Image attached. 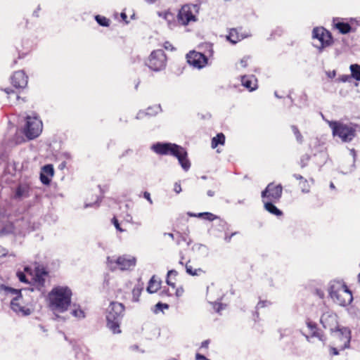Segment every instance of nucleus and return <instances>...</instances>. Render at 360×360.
Returning <instances> with one entry per match:
<instances>
[{"label": "nucleus", "instance_id": "f257e3e1", "mask_svg": "<svg viewBox=\"0 0 360 360\" xmlns=\"http://www.w3.org/2000/svg\"><path fill=\"white\" fill-rule=\"evenodd\" d=\"M72 295V290L69 286L56 285L47 294V307L54 314H63L70 307Z\"/></svg>", "mask_w": 360, "mask_h": 360}, {"label": "nucleus", "instance_id": "f03ea898", "mask_svg": "<svg viewBox=\"0 0 360 360\" xmlns=\"http://www.w3.org/2000/svg\"><path fill=\"white\" fill-rule=\"evenodd\" d=\"M151 148L158 155H172L177 158L184 171L187 172L190 169L191 162L188 158L187 151L182 146L172 143H157Z\"/></svg>", "mask_w": 360, "mask_h": 360}, {"label": "nucleus", "instance_id": "7ed1b4c3", "mask_svg": "<svg viewBox=\"0 0 360 360\" xmlns=\"http://www.w3.org/2000/svg\"><path fill=\"white\" fill-rule=\"evenodd\" d=\"M328 292L333 302L340 306H347L353 300L352 292L342 281L333 280L330 281Z\"/></svg>", "mask_w": 360, "mask_h": 360}, {"label": "nucleus", "instance_id": "20e7f679", "mask_svg": "<svg viewBox=\"0 0 360 360\" xmlns=\"http://www.w3.org/2000/svg\"><path fill=\"white\" fill-rule=\"evenodd\" d=\"M2 288L8 295L11 296V308L16 314L21 316L31 314L34 307L30 302L25 300L20 290L8 286H2Z\"/></svg>", "mask_w": 360, "mask_h": 360}, {"label": "nucleus", "instance_id": "39448f33", "mask_svg": "<svg viewBox=\"0 0 360 360\" xmlns=\"http://www.w3.org/2000/svg\"><path fill=\"white\" fill-rule=\"evenodd\" d=\"M331 129L334 137H338L342 142H350L356 136V126L352 123L325 120Z\"/></svg>", "mask_w": 360, "mask_h": 360}, {"label": "nucleus", "instance_id": "423d86ee", "mask_svg": "<svg viewBox=\"0 0 360 360\" xmlns=\"http://www.w3.org/2000/svg\"><path fill=\"white\" fill-rule=\"evenodd\" d=\"M124 311V305L117 302H111L107 309V326L114 334L121 333L120 323Z\"/></svg>", "mask_w": 360, "mask_h": 360}, {"label": "nucleus", "instance_id": "0eeeda50", "mask_svg": "<svg viewBox=\"0 0 360 360\" xmlns=\"http://www.w3.org/2000/svg\"><path fill=\"white\" fill-rule=\"evenodd\" d=\"M136 264L135 257L124 255L119 257H108L107 258V265L111 270L131 271Z\"/></svg>", "mask_w": 360, "mask_h": 360}, {"label": "nucleus", "instance_id": "6e6552de", "mask_svg": "<svg viewBox=\"0 0 360 360\" xmlns=\"http://www.w3.org/2000/svg\"><path fill=\"white\" fill-rule=\"evenodd\" d=\"M199 11L200 6L197 4L184 5L177 15L178 22L183 26H186L191 22H196Z\"/></svg>", "mask_w": 360, "mask_h": 360}, {"label": "nucleus", "instance_id": "1a4fd4ad", "mask_svg": "<svg viewBox=\"0 0 360 360\" xmlns=\"http://www.w3.org/2000/svg\"><path fill=\"white\" fill-rule=\"evenodd\" d=\"M42 129V122L36 114L26 117L23 132L28 139L32 140L38 137L41 134Z\"/></svg>", "mask_w": 360, "mask_h": 360}, {"label": "nucleus", "instance_id": "9d476101", "mask_svg": "<svg viewBox=\"0 0 360 360\" xmlns=\"http://www.w3.org/2000/svg\"><path fill=\"white\" fill-rule=\"evenodd\" d=\"M146 65L154 72L164 70L167 65V57L165 52L161 49L152 51L146 61Z\"/></svg>", "mask_w": 360, "mask_h": 360}, {"label": "nucleus", "instance_id": "9b49d317", "mask_svg": "<svg viewBox=\"0 0 360 360\" xmlns=\"http://www.w3.org/2000/svg\"><path fill=\"white\" fill-rule=\"evenodd\" d=\"M25 271L30 276V283L33 285L31 290L33 291L34 288H36L39 291L43 292L45 288L46 277L47 276V272L44 269L37 267L34 274H33L32 269L25 266Z\"/></svg>", "mask_w": 360, "mask_h": 360}, {"label": "nucleus", "instance_id": "f8f14e48", "mask_svg": "<svg viewBox=\"0 0 360 360\" xmlns=\"http://www.w3.org/2000/svg\"><path fill=\"white\" fill-rule=\"evenodd\" d=\"M312 36L314 39H317L319 42V44H315L314 46L320 51L330 46L333 43L330 33L323 27L314 28Z\"/></svg>", "mask_w": 360, "mask_h": 360}, {"label": "nucleus", "instance_id": "ddd939ff", "mask_svg": "<svg viewBox=\"0 0 360 360\" xmlns=\"http://www.w3.org/2000/svg\"><path fill=\"white\" fill-rule=\"evenodd\" d=\"M283 187L281 184L276 185L270 183L266 188L262 192L261 196L262 200L278 202L282 196Z\"/></svg>", "mask_w": 360, "mask_h": 360}, {"label": "nucleus", "instance_id": "4468645a", "mask_svg": "<svg viewBox=\"0 0 360 360\" xmlns=\"http://www.w3.org/2000/svg\"><path fill=\"white\" fill-rule=\"evenodd\" d=\"M188 63L197 69H202L207 64V58L200 52L191 51L186 55Z\"/></svg>", "mask_w": 360, "mask_h": 360}, {"label": "nucleus", "instance_id": "2eb2a0df", "mask_svg": "<svg viewBox=\"0 0 360 360\" xmlns=\"http://www.w3.org/2000/svg\"><path fill=\"white\" fill-rule=\"evenodd\" d=\"M320 321L323 325V328L326 329H328L333 333L340 326L338 322V316L337 315L332 311L328 310L323 313L321 316Z\"/></svg>", "mask_w": 360, "mask_h": 360}, {"label": "nucleus", "instance_id": "dca6fc26", "mask_svg": "<svg viewBox=\"0 0 360 360\" xmlns=\"http://www.w3.org/2000/svg\"><path fill=\"white\" fill-rule=\"evenodd\" d=\"M332 333H333L335 338L340 340V344L338 345V347L340 349H345L349 347L351 332L348 328L338 327Z\"/></svg>", "mask_w": 360, "mask_h": 360}, {"label": "nucleus", "instance_id": "f3484780", "mask_svg": "<svg viewBox=\"0 0 360 360\" xmlns=\"http://www.w3.org/2000/svg\"><path fill=\"white\" fill-rule=\"evenodd\" d=\"M11 82L16 89H25L28 83V77L23 70H18L11 77Z\"/></svg>", "mask_w": 360, "mask_h": 360}, {"label": "nucleus", "instance_id": "a211bd4d", "mask_svg": "<svg viewBox=\"0 0 360 360\" xmlns=\"http://www.w3.org/2000/svg\"><path fill=\"white\" fill-rule=\"evenodd\" d=\"M306 324L311 333V337L307 335L306 336L307 340L309 342H313L311 338L315 337L324 344L326 342V338L321 332L319 331L316 327V324L309 320L307 321Z\"/></svg>", "mask_w": 360, "mask_h": 360}, {"label": "nucleus", "instance_id": "6ab92c4d", "mask_svg": "<svg viewBox=\"0 0 360 360\" xmlns=\"http://www.w3.org/2000/svg\"><path fill=\"white\" fill-rule=\"evenodd\" d=\"M54 170L51 165H46L41 168L40 180L44 185L49 184L51 178L53 176Z\"/></svg>", "mask_w": 360, "mask_h": 360}, {"label": "nucleus", "instance_id": "aec40b11", "mask_svg": "<svg viewBox=\"0 0 360 360\" xmlns=\"http://www.w3.org/2000/svg\"><path fill=\"white\" fill-rule=\"evenodd\" d=\"M158 15L166 21L167 26L169 29H174L176 25L175 15L172 13L169 10H165L163 11H158Z\"/></svg>", "mask_w": 360, "mask_h": 360}, {"label": "nucleus", "instance_id": "412c9836", "mask_svg": "<svg viewBox=\"0 0 360 360\" xmlns=\"http://www.w3.org/2000/svg\"><path fill=\"white\" fill-rule=\"evenodd\" d=\"M242 85L248 89L250 91L256 90L258 87L257 78L251 75H244L241 77Z\"/></svg>", "mask_w": 360, "mask_h": 360}, {"label": "nucleus", "instance_id": "4be33fe9", "mask_svg": "<svg viewBox=\"0 0 360 360\" xmlns=\"http://www.w3.org/2000/svg\"><path fill=\"white\" fill-rule=\"evenodd\" d=\"M332 25L334 29L338 30L340 33L343 34L350 32L352 30L349 23L345 22L339 18H333Z\"/></svg>", "mask_w": 360, "mask_h": 360}, {"label": "nucleus", "instance_id": "5701e85b", "mask_svg": "<svg viewBox=\"0 0 360 360\" xmlns=\"http://www.w3.org/2000/svg\"><path fill=\"white\" fill-rule=\"evenodd\" d=\"M30 186L26 183L20 184L15 189L14 198L22 199L29 196Z\"/></svg>", "mask_w": 360, "mask_h": 360}, {"label": "nucleus", "instance_id": "b1692460", "mask_svg": "<svg viewBox=\"0 0 360 360\" xmlns=\"http://www.w3.org/2000/svg\"><path fill=\"white\" fill-rule=\"evenodd\" d=\"M246 37V35L240 34L238 29H231L226 38L231 43L236 44Z\"/></svg>", "mask_w": 360, "mask_h": 360}, {"label": "nucleus", "instance_id": "393cba45", "mask_svg": "<svg viewBox=\"0 0 360 360\" xmlns=\"http://www.w3.org/2000/svg\"><path fill=\"white\" fill-rule=\"evenodd\" d=\"M262 202L264 203L265 210H266L270 214L276 217H280L283 214L282 211L273 204L274 202L268 200H262Z\"/></svg>", "mask_w": 360, "mask_h": 360}, {"label": "nucleus", "instance_id": "a878e982", "mask_svg": "<svg viewBox=\"0 0 360 360\" xmlns=\"http://www.w3.org/2000/svg\"><path fill=\"white\" fill-rule=\"evenodd\" d=\"M160 111V106L155 105L148 108L146 111H140L136 115L137 119H141L145 115L153 116L157 115Z\"/></svg>", "mask_w": 360, "mask_h": 360}, {"label": "nucleus", "instance_id": "bb28decb", "mask_svg": "<svg viewBox=\"0 0 360 360\" xmlns=\"http://www.w3.org/2000/svg\"><path fill=\"white\" fill-rule=\"evenodd\" d=\"M70 314L72 316L79 320L83 319L86 316L84 311L81 308L79 305L77 304H73Z\"/></svg>", "mask_w": 360, "mask_h": 360}, {"label": "nucleus", "instance_id": "cd10ccee", "mask_svg": "<svg viewBox=\"0 0 360 360\" xmlns=\"http://www.w3.org/2000/svg\"><path fill=\"white\" fill-rule=\"evenodd\" d=\"M160 288V283L155 279V276H153L148 283L147 291L149 293H154L158 290Z\"/></svg>", "mask_w": 360, "mask_h": 360}, {"label": "nucleus", "instance_id": "c85d7f7f", "mask_svg": "<svg viewBox=\"0 0 360 360\" xmlns=\"http://www.w3.org/2000/svg\"><path fill=\"white\" fill-rule=\"evenodd\" d=\"M225 143V136L222 133L217 134L216 136L212 139V148H216L219 145L223 146Z\"/></svg>", "mask_w": 360, "mask_h": 360}, {"label": "nucleus", "instance_id": "c756f323", "mask_svg": "<svg viewBox=\"0 0 360 360\" xmlns=\"http://www.w3.org/2000/svg\"><path fill=\"white\" fill-rule=\"evenodd\" d=\"M250 62V57L245 56L243 57L237 63H236V68L237 70L240 71L248 67Z\"/></svg>", "mask_w": 360, "mask_h": 360}, {"label": "nucleus", "instance_id": "7c9ffc66", "mask_svg": "<svg viewBox=\"0 0 360 360\" xmlns=\"http://www.w3.org/2000/svg\"><path fill=\"white\" fill-rule=\"evenodd\" d=\"M349 70L351 72V77L356 81H360V65L352 64L349 66Z\"/></svg>", "mask_w": 360, "mask_h": 360}, {"label": "nucleus", "instance_id": "2f4dec72", "mask_svg": "<svg viewBox=\"0 0 360 360\" xmlns=\"http://www.w3.org/2000/svg\"><path fill=\"white\" fill-rule=\"evenodd\" d=\"M350 155L353 157L352 162L351 163L349 168H345V167H342L341 172L342 174H349V173L352 172L355 168L354 162H355V158H356V151L354 149L350 150Z\"/></svg>", "mask_w": 360, "mask_h": 360}, {"label": "nucleus", "instance_id": "473e14b6", "mask_svg": "<svg viewBox=\"0 0 360 360\" xmlns=\"http://www.w3.org/2000/svg\"><path fill=\"white\" fill-rule=\"evenodd\" d=\"M20 233V232L18 233L15 231V228L13 226V224L8 222L6 224H5L4 226H0V234H8V233Z\"/></svg>", "mask_w": 360, "mask_h": 360}, {"label": "nucleus", "instance_id": "72a5a7b5", "mask_svg": "<svg viewBox=\"0 0 360 360\" xmlns=\"http://www.w3.org/2000/svg\"><path fill=\"white\" fill-rule=\"evenodd\" d=\"M143 289V285L138 284L132 290V301L137 302L139 301V297Z\"/></svg>", "mask_w": 360, "mask_h": 360}, {"label": "nucleus", "instance_id": "f704fd0d", "mask_svg": "<svg viewBox=\"0 0 360 360\" xmlns=\"http://www.w3.org/2000/svg\"><path fill=\"white\" fill-rule=\"evenodd\" d=\"M178 273L175 270H169L167 272V277L166 282L168 285H169L173 290L175 289V283L173 281V279L177 276Z\"/></svg>", "mask_w": 360, "mask_h": 360}, {"label": "nucleus", "instance_id": "c9c22d12", "mask_svg": "<svg viewBox=\"0 0 360 360\" xmlns=\"http://www.w3.org/2000/svg\"><path fill=\"white\" fill-rule=\"evenodd\" d=\"M16 276L20 282L30 283V276L25 272V268L23 269V271H18Z\"/></svg>", "mask_w": 360, "mask_h": 360}, {"label": "nucleus", "instance_id": "e433bc0d", "mask_svg": "<svg viewBox=\"0 0 360 360\" xmlns=\"http://www.w3.org/2000/svg\"><path fill=\"white\" fill-rule=\"evenodd\" d=\"M186 273L191 276H199L204 271L201 269H193V266L188 263L185 266Z\"/></svg>", "mask_w": 360, "mask_h": 360}, {"label": "nucleus", "instance_id": "4c0bfd02", "mask_svg": "<svg viewBox=\"0 0 360 360\" xmlns=\"http://www.w3.org/2000/svg\"><path fill=\"white\" fill-rule=\"evenodd\" d=\"M299 186L301 188V191L304 193H308L310 191L311 186L309 184V181L304 179L302 181H300Z\"/></svg>", "mask_w": 360, "mask_h": 360}, {"label": "nucleus", "instance_id": "58836bf2", "mask_svg": "<svg viewBox=\"0 0 360 360\" xmlns=\"http://www.w3.org/2000/svg\"><path fill=\"white\" fill-rule=\"evenodd\" d=\"M95 20L101 26L108 27L110 25V20L105 16L97 15L95 16Z\"/></svg>", "mask_w": 360, "mask_h": 360}, {"label": "nucleus", "instance_id": "ea45409f", "mask_svg": "<svg viewBox=\"0 0 360 360\" xmlns=\"http://www.w3.org/2000/svg\"><path fill=\"white\" fill-rule=\"evenodd\" d=\"M292 131L294 134V135L296 137V139L298 142L301 143L302 141V136L301 133L300 132L298 128L296 126H292L291 127Z\"/></svg>", "mask_w": 360, "mask_h": 360}, {"label": "nucleus", "instance_id": "a19ab883", "mask_svg": "<svg viewBox=\"0 0 360 360\" xmlns=\"http://www.w3.org/2000/svg\"><path fill=\"white\" fill-rule=\"evenodd\" d=\"M169 306L167 304H163L158 302L155 306V313H158L159 311H163L164 309H167Z\"/></svg>", "mask_w": 360, "mask_h": 360}, {"label": "nucleus", "instance_id": "79ce46f5", "mask_svg": "<svg viewBox=\"0 0 360 360\" xmlns=\"http://www.w3.org/2000/svg\"><path fill=\"white\" fill-rule=\"evenodd\" d=\"M218 218L219 217L217 215H215L211 212H205V216L203 217L204 219L210 221H212Z\"/></svg>", "mask_w": 360, "mask_h": 360}, {"label": "nucleus", "instance_id": "37998d69", "mask_svg": "<svg viewBox=\"0 0 360 360\" xmlns=\"http://www.w3.org/2000/svg\"><path fill=\"white\" fill-rule=\"evenodd\" d=\"M112 223L113 224V225L115 226V229L120 231V232H123L124 231V229H122L121 227H120V223L118 221V220L115 218V217H113L112 219Z\"/></svg>", "mask_w": 360, "mask_h": 360}, {"label": "nucleus", "instance_id": "c03bdc74", "mask_svg": "<svg viewBox=\"0 0 360 360\" xmlns=\"http://www.w3.org/2000/svg\"><path fill=\"white\" fill-rule=\"evenodd\" d=\"M98 196H96L95 197V200H94V202H86L84 203V208H87V207H93V206H94L95 205H96L98 203Z\"/></svg>", "mask_w": 360, "mask_h": 360}, {"label": "nucleus", "instance_id": "a18cd8bd", "mask_svg": "<svg viewBox=\"0 0 360 360\" xmlns=\"http://www.w3.org/2000/svg\"><path fill=\"white\" fill-rule=\"evenodd\" d=\"M4 91L8 96L15 95L16 99H19L20 98V96L18 95L15 94L14 91L13 89H11L7 88V89H4Z\"/></svg>", "mask_w": 360, "mask_h": 360}, {"label": "nucleus", "instance_id": "49530a36", "mask_svg": "<svg viewBox=\"0 0 360 360\" xmlns=\"http://www.w3.org/2000/svg\"><path fill=\"white\" fill-rule=\"evenodd\" d=\"M143 197L148 201V202L150 205H152L153 203V200L150 198V194L148 192L145 191L143 193Z\"/></svg>", "mask_w": 360, "mask_h": 360}, {"label": "nucleus", "instance_id": "de8ad7c7", "mask_svg": "<svg viewBox=\"0 0 360 360\" xmlns=\"http://www.w3.org/2000/svg\"><path fill=\"white\" fill-rule=\"evenodd\" d=\"M163 46L165 49L167 50H170V51H172L174 50V47L172 45V44L169 41H165L163 44Z\"/></svg>", "mask_w": 360, "mask_h": 360}, {"label": "nucleus", "instance_id": "09e8293b", "mask_svg": "<svg viewBox=\"0 0 360 360\" xmlns=\"http://www.w3.org/2000/svg\"><path fill=\"white\" fill-rule=\"evenodd\" d=\"M214 308L217 312H220V311L222 310L224 307L221 303H214Z\"/></svg>", "mask_w": 360, "mask_h": 360}, {"label": "nucleus", "instance_id": "8fccbe9b", "mask_svg": "<svg viewBox=\"0 0 360 360\" xmlns=\"http://www.w3.org/2000/svg\"><path fill=\"white\" fill-rule=\"evenodd\" d=\"M174 191L176 193H179L181 191V186L180 184L175 183V184L174 186Z\"/></svg>", "mask_w": 360, "mask_h": 360}, {"label": "nucleus", "instance_id": "3c124183", "mask_svg": "<svg viewBox=\"0 0 360 360\" xmlns=\"http://www.w3.org/2000/svg\"><path fill=\"white\" fill-rule=\"evenodd\" d=\"M269 304L267 301H260L258 302L257 307V308H262L267 306Z\"/></svg>", "mask_w": 360, "mask_h": 360}, {"label": "nucleus", "instance_id": "603ef678", "mask_svg": "<svg viewBox=\"0 0 360 360\" xmlns=\"http://www.w3.org/2000/svg\"><path fill=\"white\" fill-rule=\"evenodd\" d=\"M237 233L236 232H234L233 233H231V235H228V234H226L225 235V237H224V240L226 242V243H229L231 240V238L235 236Z\"/></svg>", "mask_w": 360, "mask_h": 360}, {"label": "nucleus", "instance_id": "864d4df0", "mask_svg": "<svg viewBox=\"0 0 360 360\" xmlns=\"http://www.w3.org/2000/svg\"><path fill=\"white\" fill-rule=\"evenodd\" d=\"M183 292H184V290L181 287L175 289V295L177 297L181 296L183 295Z\"/></svg>", "mask_w": 360, "mask_h": 360}, {"label": "nucleus", "instance_id": "5fc2aeb1", "mask_svg": "<svg viewBox=\"0 0 360 360\" xmlns=\"http://www.w3.org/2000/svg\"><path fill=\"white\" fill-rule=\"evenodd\" d=\"M195 360H210L207 359L204 355L197 353L195 354Z\"/></svg>", "mask_w": 360, "mask_h": 360}, {"label": "nucleus", "instance_id": "6e6d98bb", "mask_svg": "<svg viewBox=\"0 0 360 360\" xmlns=\"http://www.w3.org/2000/svg\"><path fill=\"white\" fill-rule=\"evenodd\" d=\"M307 96L305 95L302 96V104L300 107H305L307 106Z\"/></svg>", "mask_w": 360, "mask_h": 360}, {"label": "nucleus", "instance_id": "4d7b16f0", "mask_svg": "<svg viewBox=\"0 0 360 360\" xmlns=\"http://www.w3.org/2000/svg\"><path fill=\"white\" fill-rule=\"evenodd\" d=\"M7 255V251L3 247L0 245V257H4Z\"/></svg>", "mask_w": 360, "mask_h": 360}, {"label": "nucleus", "instance_id": "13d9d810", "mask_svg": "<svg viewBox=\"0 0 360 360\" xmlns=\"http://www.w3.org/2000/svg\"><path fill=\"white\" fill-rule=\"evenodd\" d=\"M210 344V341L208 340H205L203 342H201V345H200V347L201 348H207L208 347V345Z\"/></svg>", "mask_w": 360, "mask_h": 360}, {"label": "nucleus", "instance_id": "bf43d9fd", "mask_svg": "<svg viewBox=\"0 0 360 360\" xmlns=\"http://www.w3.org/2000/svg\"><path fill=\"white\" fill-rule=\"evenodd\" d=\"M120 17L125 22L126 24H127L129 22L127 20V15L124 12H122L120 13Z\"/></svg>", "mask_w": 360, "mask_h": 360}, {"label": "nucleus", "instance_id": "052dcab7", "mask_svg": "<svg viewBox=\"0 0 360 360\" xmlns=\"http://www.w3.org/2000/svg\"><path fill=\"white\" fill-rule=\"evenodd\" d=\"M308 160H309V156L308 155H305V156L303 157V158L301 160V167H304L306 165V163L304 162V161H307Z\"/></svg>", "mask_w": 360, "mask_h": 360}, {"label": "nucleus", "instance_id": "680f3d73", "mask_svg": "<svg viewBox=\"0 0 360 360\" xmlns=\"http://www.w3.org/2000/svg\"><path fill=\"white\" fill-rule=\"evenodd\" d=\"M293 177L297 180H299L300 181H302L304 179V178L302 176L297 174H293Z\"/></svg>", "mask_w": 360, "mask_h": 360}, {"label": "nucleus", "instance_id": "e2e57ef3", "mask_svg": "<svg viewBox=\"0 0 360 360\" xmlns=\"http://www.w3.org/2000/svg\"><path fill=\"white\" fill-rule=\"evenodd\" d=\"M330 352L333 355H338V349L335 348V347H331L330 348Z\"/></svg>", "mask_w": 360, "mask_h": 360}, {"label": "nucleus", "instance_id": "0e129e2a", "mask_svg": "<svg viewBox=\"0 0 360 360\" xmlns=\"http://www.w3.org/2000/svg\"><path fill=\"white\" fill-rule=\"evenodd\" d=\"M327 75L330 78H333L335 77L336 73L335 71L333 70L332 72H328Z\"/></svg>", "mask_w": 360, "mask_h": 360}, {"label": "nucleus", "instance_id": "69168bd1", "mask_svg": "<svg viewBox=\"0 0 360 360\" xmlns=\"http://www.w3.org/2000/svg\"><path fill=\"white\" fill-rule=\"evenodd\" d=\"M205 216V212H200V213H198L195 214V217H198V218H202L203 219V217Z\"/></svg>", "mask_w": 360, "mask_h": 360}, {"label": "nucleus", "instance_id": "338daca9", "mask_svg": "<svg viewBox=\"0 0 360 360\" xmlns=\"http://www.w3.org/2000/svg\"><path fill=\"white\" fill-rule=\"evenodd\" d=\"M207 193L210 197H212L214 195V192L211 190H209Z\"/></svg>", "mask_w": 360, "mask_h": 360}, {"label": "nucleus", "instance_id": "774afa93", "mask_svg": "<svg viewBox=\"0 0 360 360\" xmlns=\"http://www.w3.org/2000/svg\"><path fill=\"white\" fill-rule=\"evenodd\" d=\"M131 349L133 350V351H137L139 349V346L136 345H134L131 347Z\"/></svg>", "mask_w": 360, "mask_h": 360}]
</instances>
